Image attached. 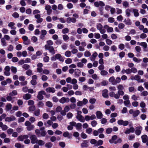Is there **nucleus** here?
<instances>
[{
    "mask_svg": "<svg viewBox=\"0 0 148 148\" xmlns=\"http://www.w3.org/2000/svg\"><path fill=\"white\" fill-rule=\"evenodd\" d=\"M110 49L112 51L115 52L116 50L117 47L116 46L113 45L111 47Z\"/></svg>",
    "mask_w": 148,
    "mask_h": 148,
    "instance_id": "obj_56",
    "label": "nucleus"
},
{
    "mask_svg": "<svg viewBox=\"0 0 148 148\" xmlns=\"http://www.w3.org/2000/svg\"><path fill=\"white\" fill-rule=\"evenodd\" d=\"M103 28L106 29L108 33H111L113 31V29L112 27H110L108 25H105L103 26Z\"/></svg>",
    "mask_w": 148,
    "mask_h": 148,
    "instance_id": "obj_20",
    "label": "nucleus"
},
{
    "mask_svg": "<svg viewBox=\"0 0 148 148\" xmlns=\"http://www.w3.org/2000/svg\"><path fill=\"white\" fill-rule=\"evenodd\" d=\"M30 138L31 140V143L33 144L36 143L37 140H38L37 139V137L35 135H32L30 137Z\"/></svg>",
    "mask_w": 148,
    "mask_h": 148,
    "instance_id": "obj_14",
    "label": "nucleus"
},
{
    "mask_svg": "<svg viewBox=\"0 0 148 148\" xmlns=\"http://www.w3.org/2000/svg\"><path fill=\"white\" fill-rule=\"evenodd\" d=\"M94 4L95 6L97 8L99 7V6L103 7L105 5L103 1H101L95 2Z\"/></svg>",
    "mask_w": 148,
    "mask_h": 148,
    "instance_id": "obj_9",
    "label": "nucleus"
},
{
    "mask_svg": "<svg viewBox=\"0 0 148 148\" xmlns=\"http://www.w3.org/2000/svg\"><path fill=\"white\" fill-rule=\"evenodd\" d=\"M141 138L143 143H145L148 140V137L146 135H143L141 136Z\"/></svg>",
    "mask_w": 148,
    "mask_h": 148,
    "instance_id": "obj_31",
    "label": "nucleus"
},
{
    "mask_svg": "<svg viewBox=\"0 0 148 148\" xmlns=\"http://www.w3.org/2000/svg\"><path fill=\"white\" fill-rule=\"evenodd\" d=\"M63 135L64 137H67L69 138H72V135L69 134L67 131L64 132Z\"/></svg>",
    "mask_w": 148,
    "mask_h": 148,
    "instance_id": "obj_27",
    "label": "nucleus"
},
{
    "mask_svg": "<svg viewBox=\"0 0 148 148\" xmlns=\"http://www.w3.org/2000/svg\"><path fill=\"white\" fill-rule=\"evenodd\" d=\"M117 136L116 135H114L112 137V138L109 140V141L110 143H114L116 144V140Z\"/></svg>",
    "mask_w": 148,
    "mask_h": 148,
    "instance_id": "obj_16",
    "label": "nucleus"
},
{
    "mask_svg": "<svg viewBox=\"0 0 148 148\" xmlns=\"http://www.w3.org/2000/svg\"><path fill=\"white\" fill-rule=\"evenodd\" d=\"M37 144H38L39 145L42 146L45 143V142L42 140H38L36 142Z\"/></svg>",
    "mask_w": 148,
    "mask_h": 148,
    "instance_id": "obj_39",
    "label": "nucleus"
},
{
    "mask_svg": "<svg viewBox=\"0 0 148 148\" xmlns=\"http://www.w3.org/2000/svg\"><path fill=\"white\" fill-rule=\"evenodd\" d=\"M22 67L25 70H27L29 68L30 66L28 64H25L23 65Z\"/></svg>",
    "mask_w": 148,
    "mask_h": 148,
    "instance_id": "obj_57",
    "label": "nucleus"
},
{
    "mask_svg": "<svg viewBox=\"0 0 148 148\" xmlns=\"http://www.w3.org/2000/svg\"><path fill=\"white\" fill-rule=\"evenodd\" d=\"M81 71L80 70L77 69L74 70V75L75 77H79L81 75Z\"/></svg>",
    "mask_w": 148,
    "mask_h": 148,
    "instance_id": "obj_22",
    "label": "nucleus"
},
{
    "mask_svg": "<svg viewBox=\"0 0 148 148\" xmlns=\"http://www.w3.org/2000/svg\"><path fill=\"white\" fill-rule=\"evenodd\" d=\"M52 122L50 120L47 121V123H44V125L46 127H49L52 125Z\"/></svg>",
    "mask_w": 148,
    "mask_h": 148,
    "instance_id": "obj_36",
    "label": "nucleus"
},
{
    "mask_svg": "<svg viewBox=\"0 0 148 148\" xmlns=\"http://www.w3.org/2000/svg\"><path fill=\"white\" fill-rule=\"evenodd\" d=\"M117 93L115 94L114 92H110L109 93V95L110 97L117 99L119 98L120 95L123 96L124 94V92L123 90H118Z\"/></svg>",
    "mask_w": 148,
    "mask_h": 148,
    "instance_id": "obj_1",
    "label": "nucleus"
},
{
    "mask_svg": "<svg viewBox=\"0 0 148 148\" xmlns=\"http://www.w3.org/2000/svg\"><path fill=\"white\" fill-rule=\"evenodd\" d=\"M123 22L127 25H130L132 24L131 20L129 18L125 19Z\"/></svg>",
    "mask_w": 148,
    "mask_h": 148,
    "instance_id": "obj_33",
    "label": "nucleus"
},
{
    "mask_svg": "<svg viewBox=\"0 0 148 148\" xmlns=\"http://www.w3.org/2000/svg\"><path fill=\"white\" fill-rule=\"evenodd\" d=\"M108 90L107 89H105L102 91V96L104 98H107L108 97Z\"/></svg>",
    "mask_w": 148,
    "mask_h": 148,
    "instance_id": "obj_29",
    "label": "nucleus"
},
{
    "mask_svg": "<svg viewBox=\"0 0 148 148\" xmlns=\"http://www.w3.org/2000/svg\"><path fill=\"white\" fill-rule=\"evenodd\" d=\"M45 48L46 50H48L49 53L52 55L56 53V50L54 49L53 47L48 46L47 45H45Z\"/></svg>",
    "mask_w": 148,
    "mask_h": 148,
    "instance_id": "obj_2",
    "label": "nucleus"
},
{
    "mask_svg": "<svg viewBox=\"0 0 148 148\" xmlns=\"http://www.w3.org/2000/svg\"><path fill=\"white\" fill-rule=\"evenodd\" d=\"M12 16L14 18H17L19 17V14L17 12H14L12 14Z\"/></svg>",
    "mask_w": 148,
    "mask_h": 148,
    "instance_id": "obj_55",
    "label": "nucleus"
},
{
    "mask_svg": "<svg viewBox=\"0 0 148 148\" xmlns=\"http://www.w3.org/2000/svg\"><path fill=\"white\" fill-rule=\"evenodd\" d=\"M98 56V54L96 52H95L93 53L92 54V55L90 57V59L91 61H94L95 59Z\"/></svg>",
    "mask_w": 148,
    "mask_h": 148,
    "instance_id": "obj_21",
    "label": "nucleus"
},
{
    "mask_svg": "<svg viewBox=\"0 0 148 148\" xmlns=\"http://www.w3.org/2000/svg\"><path fill=\"white\" fill-rule=\"evenodd\" d=\"M7 50L9 51H11L13 50L14 47L12 45H9L7 47Z\"/></svg>",
    "mask_w": 148,
    "mask_h": 148,
    "instance_id": "obj_46",
    "label": "nucleus"
},
{
    "mask_svg": "<svg viewBox=\"0 0 148 148\" xmlns=\"http://www.w3.org/2000/svg\"><path fill=\"white\" fill-rule=\"evenodd\" d=\"M31 95L28 93L26 94L23 96V98L27 100L30 99Z\"/></svg>",
    "mask_w": 148,
    "mask_h": 148,
    "instance_id": "obj_34",
    "label": "nucleus"
},
{
    "mask_svg": "<svg viewBox=\"0 0 148 148\" xmlns=\"http://www.w3.org/2000/svg\"><path fill=\"white\" fill-rule=\"evenodd\" d=\"M118 90H123L124 89V87L122 84H119L117 86Z\"/></svg>",
    "mask_w": 148,
    "mask_h": 148,
    "instance_id": "obj_49",
    "label": "nucleus"
},
{
    "mask_svg": "<svg viewBox=\"0 0 148 148\" xmlns=\"http://www.w3.org/2000/svg\"><path fill=\"white\" fill-rule=\"evenodd\" d=\"M16 119V118L14 116H11L10 117H7L5 118V121L7 122H10L14 121Z\"/></svg>",
    "mask_w": 148,
    "mask_h": 148,
    "instance_id": "obj_19",
    "label": "nucleus"
},
{
    "mask_svg": "<svg viewBox=\"0 0 148 148\" xmlns=\"http://www.w3.org/2000/svg\"><path fill=\"white\" fill-rule=\"evenodd\" d=\"M125 47V45L123 43L120 44L118 46V48L121 50H123Z\"/></svg>",
    "mask_w": 148,
    "mask_h": 148,
    "instance_id": "obj_59",
    "label": "nucleus"
},
{
    "mask_svg": "<svg viewBox=\"0 0 148 148\" xmlns=\"http://www.w3.org/2000/svg\"><path fill=\"white\" fill-rule=\"evenodd\" d=\"M138 98L139 97L135 95H133L131 97V99L135 101L138 100Z\"/></svg>",
    "mask_w": 148,
    "mask_h": 148,
    "instance_id": "obj_62",
    "label": "nucleus"
},
{
    "mask_svg": "<svg viewBox=\"0 0 148 148\" xmlns=\"http://www.w3.org/2000/svg\"><path fill=\"white\" fill-rule=\"evenodd\" d=\"M96 99L95 98H90L89 100V102L92 104H94L95 103Z\"/></svg>",
    "mask_w": 148,
    "mask_h": 148,
    "instance_id": "obj_51",
    "label": "nucleus"
},
{
    "mask_svg": "<svg viewBox=\"0 0 148 148\" xmlns=\"http://www.w3.org/2000/svg\"><path fill=\"white\" fill-rule=\"evenodd\" d=\"M124 104L126 106H129L130 104V101L129 100H125L124 101Z\"/></svg>",
    "mask_w": 148,
    "mask_h": 148,
    "instance_id": "obj_48",
    "label": "nucleus"
},
{
    "mask_svg": "<svg viewBox=\"0 0 148 148\" xmlns=\"http://www.w3.org/2000/svg\"><path fill=\"white\" fill-rule=\"evenodd\" d=\"M45 92L44 91H40L38 92L37 97L39 100H42L43 99V96L42 95H45Z\"/></svg>",
    "mask_w": 148,
    "mask_h": 148,
    "instance_id": "obj_11",
    "label": "nucleus"
},
{
    "mask_svg": "<svg viewBox=\"0 0 148 148\" xmlns=\"http://www.w3.org/2000/svg\"><path fill=\"white\" fill-rule=\"evenodd\" d=\"M65 56L66 57H69L71 55V53L69 51H67L65 53Z\"/></svg>",
    "mask_w": 148,
    "mask_h": 148,
    "instance_id": "obj_44",
    "label": "nucleus"
},
{
    "mask_svg": "<svg viewBox=\"0 0 148 148\" xmlns=\"http://www.w3.org/2000/svg\"><path fill=\"white\" fill-rule=\"evenodd\" d=\"M66 81L67 83H70L71 84H77V81L75 78L72 79L71 77H68L66 78Z\"/></svg>",
    "mask_w": 148,
    "mask_h": 148,
    "instance_id": "obj_6",
    "label": "nucleus"
},
{
    "mask_svg": "<svg viewBox=\"0 0 148 148\" xmlns=\"http://www.w3.org/2000/svg\"><path fill=\"white\" fill-rule=\"evenodd\" d=\"M28 138V136L27 135H21L18 136L17 138V140L20 141H23L24 140L27 139Z\"/></svg>",
    "mask_w": 148,
    "mask_h": 148,
    "instance_id": "obj_18",
    "label": "nucleus"
},
{
    "mask_svg": "<svg viewBox=\"0 0 148 148\" xmlns=\"http://www.w3.org/2000/svg\"><path fill=\"white\" fill-rule=\"evenodd\" d=\"M96 115L97 118L98 119H101L103 116V115L101 112L100 111H97L96 112Z\"/></svg>",
    "mask_w": 148,
    "mask_h": 148,
    "instance_id": "obj_28",
    "label": "nucleus"
},
{
    "mask_svg": "<svg viewBox=\"0 0 148 148\" xmlns=\"http://www.w3.org/2000/svg\"><path fill=\"white\" fill-rule=\"evenodd\" d=\"M89 142L87 140H84L81 144V146L82 147H88Z\"/></svg>",
    "mask_w": 148,
    "mask_h": 148,
    "instance_id": "obj_24",
    "label": "nucleus"
},
{
    "mask_svg": "<svg viewBox=\"0 0 148 148\" xmlns=\"http://www.w3.org/2000/svg\"><path fill=\"white\" fill-rule=\"evenodd\" d=\"M49 58L48 56H45L43 58V61L45 62H47L49 61Z\"/></svg>",
    "mask_w": 148,
    "mask_h": 148,
    "instance_id": "obj_63",
    "label": "nucleus"
},
{
    "mask_svg": "<svg viewBox=\"0 0 148 148\" xmlns=\"http://www.w3.org/2000/svg\"><path fill=\"white\" fill-rule=\"evenodd\" d=\"M123 6L125 8L129 7V6L128 3L126 1H124L123 2Z\"/></svg>",
    "mask_w": 148,
    "mask_h": 148,
    "instance_id": "obj_53",
    "label": "nucleus"
},
{
    "mask_svg": "<svg viewBox=\"0 0 148 148\" xmlns=\"http://www.w3.org/2000/svg\"><path fill=\"white\" fill-rule=\"evenodd\" d=\"M97 29L99 30L101 34H103L106 32V30L103 28L102 25L101 23H98L96 25Z\"/></svg>",
    "mask_w": 148,
    "mask_h": 148,
    "instance_id": "obj_4",
    "label": "nucleus"
},
{
    "mask_svg": "<svg viewBox=\"0 0 148 148\" xmlns=\"http://www.w3.org/2000/svg\"><path fill=\"white\" fill-rule=\"evenodd\" d=\"M70 99L68 97H62L59 100V102L62 104L68 103Z\"/></svg>",
    "mask_w": 148,
    "mask_h": 148,
    "instance_id": "obj_12",
    "label": "nucleus"
},
{
    "mask_svg": "<svg viewBox=\"0 0 148 148\" xmlns=\"http://www.w3.org/2000/svg\"><path fill=\"white\" fill-rule=\"evenodd\" d=\"M52 144L50 142L47 143L45 145V146L47 148H51L52 146Z\"/></svg>",
    "mask_w": 148,
    "mask_h": 148,
    "instance_id": "obj_64",
    "label": "nucleus"
},
{
    "mask_svg": "<svg viewBox=\"0 0 148 148\" xmlns=\"http://www.w3.org/2000/svg\"><path fill=\"white\" fill-rule=\"evenodd\" d=\"M22 39L23 40V43L25 45H28L29 44V42L28 40V37L26 36H23L22 38Z\"/></svg>",
    "mask_w": 148,
    "mask_h": 148,
    "instance_id": "obj_17",
    "label": "nucleus"
},
{
    "mask_svg": "<svg viewBox=\"0 0 148 148\" xmlns=\"http://www.w3.org/2000/svg\"><path fill=\"white\" fill-rule=\"evenodd\" d=\"M40 110L39 109H38L34 112V114L36 116H38L40 115Z\"/></svg>",
    "mask_w": 148,
    "mask_h": 148,
    "instance_id": "obj_45",
    "label": "nucleus"
},
{
    "mask_svg": "<svg viewBox=\"0 0 148 148\" xmlns=\"http://www.w3.org/2000/svg\"><path fill=\"white\" fill-rule=\"evenodd\" d=\"M103 142L102 140H99L97 142V143L96 145H95V146H98L99 145H101L103 144Z\"/></svg>",
    "mask_w": 148,
    "mask_h": 148,
    "instance_id": "obj_52",
    "label": "nucleus"
},
{
    "mask_svg": "<svg viewBox=\"0 0 148 148\" xmlns=\"http://www.w3.org/2000/svg\"><path fill=\"white\" fill-rule=\"evenodd\" d=\"M4 75L7 76H9L10 75V67L8 66H6L4 69Z\"/></svg>",
    "mask_w": 148,
    "mask_h": 148,
    "instance_id": "obj_7",
    "label": "nucleus"
},
{
    "mask_svg": "<svg viewBox=\"0 0 148 148\" xmlns=\"http://www.w3.org/2000/svg\"><path fill=\"white\" fill-rule=\"evenodd\" d=\"M142 130V127L141 126H138L136 128L135 133L137 135H140Z\"/></svg>",
    "mask_w": 148,
    "mask_h": 148,
    "instance_id": "obj_15",
    "label": "nucleus"
},
{
    "mask_svg": "<svg viewBox=\"0 0 148 148\" xmlns=\"http://www.w3.org/2000/svg\"><path fill=\"white\" fill-rule=\"evenodd\" d=\"M12 106L10 103H8L7 104L5 110L6 111H8L10 110L12 108Z\"/></svg>",
    "mask_w": 148,
    "mask_h": 148,
    "instance_id": "obj_32",
    "label": "nucleus"
},
{
    "mask_svg": "<svg viewBox=\"0 0 148 148\" xmlns=\"http://www.w3.org/2000/svg\"><path fill=\"white\" fill-rule=\"evenodd\" d=\"M140 77L138 75H135L134 77L132 78H131V79L132 80L135 79L138 82L139 81V80H140Z\"/></svg>",
    "mask_w": 148,
    "mask_h": 148,
    "instance_id": "obj_40",
    "label": "nucleus"
},
{
    "mask_svg": "<svg viewBox=\"0 0 148 148\" xmlns=\"http://www.w3.org/2000/svg\"><path fill=\"white\" fill-rule=\"evenodd\" d=\"M25 125L27 126V129L28 131L32 130L34 128V125H31V123L29 121H27L25 123Z\"/></svg>",
    "mask_w": 148,
    "mask_h": 148,
    "instance_id": "obj_3",
    "label": "nucleus"
},
{
    "mask_svg": "<svg viewBox=\"0 0 148 148\" xmlns=\"http://www.w3.org/2000/svg\"><path fill=\"white\" fill-rule=\"evenodd\" d=\"M47 92L54 93L55 92L56 90L54 88L48 87L45 90Z\"/></svg>",
    "mask_w": 148,
    "mask_h": 148,
    "instance_id": "obj_23",
    "label": "nucleus"
},
{
    "mask_svg": "<svg viewBox=\"0 0 148 148\" xmlns=\"http://www.w3.org/2000/svg\"><path fill=\"white\" fill-rule=\"evenodd\" d=\"M34 17L36 19V22L37 23H40L42 22L43 21V18L40 17V15L39 14H37L35 15Z\"/></svg>",
    "mask_w": 148,
    "mask_h": 148,
    "instance_id": "obj_13",
    "label": "nucleus"
},
{
    "mask_svg": "<svg viewBox=\"0 0 148 148\" xmlns=\"http://www.w3.org/2000/svg\"><path fill=\"white\" fill-rule=\"evenodd\" d=\"M1 42L2 46L5 47L7 46V42L5 38H2L1 39Z\"/></svg>",
    "mask_w": 148,
    "mask_h": 148,
    "instance_id": "obj_37",
    "label": "nucleus"
},
{
    "mask_svg": "<svg viewBox=\"0 0 148 148\" xmlns=\"http://www.w3.org/2000/svg\"><path fill=\"white\" fill-rule=\"evenodd\" d=\"M12 96L9 95L8 96L6 97V100L8 101H11V103H13L14 101H12L13 98L12 97Z\"/></svg>",
    "mask_w": 148,
    "mask_h": 148,
    "instance_id": "obj_41",
    "label": "nucleus"
},
{
    "mask_svg": "<svg viewBox=\"0 0 148 148\" xmlns=\"http://www.w3.org/2000/svg\"><path fill=\"white\" fill-rule=\"evenodd\" d=\"M82 125L80 123H78L76 124L75 127L77 130H79L81 129Z\"/></svg>",
    "mask_w": 148,
    "mask_h": 148,
    "instance_id": "obj_60",
    "label": "nucleus"
},
{
    "mask_svg": "<svg viewBox=\"0 0 148 148\" xmlns=\"http://www.w3.org/2000/svg\"><path fill=\"white\" fill-rule=\"evenodd\" d=\"M109 81L111 83L112 85H113V83H114L115 78L113 76L111 77L109 79Z\"/></svg>",
    "mask_w": 148,
    "mask_h": 148,
    "instance_id": "obj_43",
    "label": "nucleus"
},
{
    "mask_svg": "<svg viewBox=\"0 0 148 148\" xmlns=\"http://www.w3.org/2000/svg\"><path fill=\"white\" fill-rule=\"evenodd\" d=\"M125 13L127 17H129L130 15L131 10L130 9L128 8L125 10Z\"/></svg>",
    "mask_w": 148,
    "mask_h": 148,
    "instance_id": "obj_50",
    "label": "nucleus"
},
{
    "mask_svg": "<svg viewBox=\"0 0 148 148\" xmlns=\"http://www.w3.org/2000/svg\"><path fill=\"white\" fill-rule=\"evenodd\" d=\"M77 119L81 122H84L85 121V119L84 117L82 115H77L76 116Z\"/></svg>",
    "mask_w": 148,
    "mask_h": 148,
    "instance_id": "obj_26",
    "label": "nucleus"
},
{
    "mask_svg": "<svg viewBox=\"0 0 148 148\" xmlns=\"http://www.w3.org/2000/svg\"><path fill=\"white\" fill-rule=\"evenodd\" d=\"M11 69L12 72L13 73V74H16L17 72V68L16 67L12 66L10 68V69Z\"/></svg>",
    "mask_w": 148,
    "mask_h": 148,
    "instance_id": "obj_35",
    "label": "nucleus"
},
{
    "mask_svg": "<svg viewBox=\"0 0 148 148\" xmlns=\"http://www.w3.org/2000/svg\"><path fill=\"white\" fill-rule=\"evenodd\" d=\"M15 146L17 148H23L24 146L23 145H21V144L19 143H16Z\"/></svg>",
    "mask_w": 148,
    "mask_h": 148,
    "instance_id": "obj_42",
    "label": "nucleus"
},
{
    "mask_svg": "<svg viewBox=\"0 0 148 148\" xmlns=\"http://www.w3.org/2000/svg\"><path fill=\"white\" fill-rule=\"evenodd\" d=\"M42 118L44 119L47 120L49 118V116L46 113H44L42 115Z\"/></svg>",
    "mask_w": 148,
    "mask_h": 148,
    "instance_id": "obj_58",
    "label": "nucleus"
},
{
    "mask_svg": "<svg viewBox=\"0 0 148 148\" xmlns=\"http://www.w3.org/2000/svg\"><path fill=\"white\" fill-rule=\"evenodd\" d=\"M121 81V78L119 77H116L115 79L114 83H113V85H116L117 84H119Z\"/></svg>",
    "mask_w": 148,
    "mask_h": 148,
    "instance_id": "obj_38",
    "label": "nucleus"
},
{
    "mask_svg": "<svg viewBox=\"0 0 148 148\" xmlns=\"http://www.w3.org/2000/svg\"><path fill=\"white\" fill-rule=\"evenodd\" d=\"M84 56L86 57H90L91 56V53L88 51H86L84 53Z\"/></svg>",
    "mask_w": 148,
    "mask_h": 148,
    "instance_id": "obj_47",
    "label": "nucleus"
},
{
    "mask_svg": "<svg viewBox=\"0 0 148 148\" xmlns=\"http://www.w3.org/2000/svg\"><path fill=\"white\" fill-rule=\"evenodd\" d=\"M37 72L39 73H41L43 70L42 68L43 66L42 64L41 63H39L37 64Z\"/></svg>",
    "mask_w": 148,
    "mask_h": 148,
    "instance_id": "obj_8",
    "label": "nucleus"
},
{
    "mask_svg": "<svg viewBox=\"0 0 148 148\" xmlns=\"http://www.w3.org/2000/svg\"><path fill=\"white\" fill-rule=\"evenodd\" d=\"M108 74V72L104 70L101 71L100 72V74L102 76L106 75H107Z\"/></svg>",
    "mask_w": 148,
    "mask_h": 148,
    "instance_id": "obj_61",
    "label": "nucleus"
},
{
    "mask_svg": "<svg viewBox=\"0 0 148 148\" xmlns=\"http://www.w3.org/2000/svg\"><path fill=\"white\" fill-rule=\"evenodd\" d=\"M132 11L134 13V15L135 17H137L139 16V14L138 12V10L137 9H133Z\"/></svg>",
    "mask_w": 148,
    "mask_h": 148,
    "instance_id": "obj_30",
    "label": "nucleus"
},
{
    "mask_svg": "<svg viewBox=\"0 0 148 148\" xmlns=\"http://www.w3.org/2000/svg\"><path fill=\"white\" fill-rule=\"evenodd\" d=\"M55 56L56 59L59 60L61 62H63L64 61V59L60 54H57Z\"/></svg>",
    "mask_w": 148,
    "mask_h": 148,
    "instance_id": "obj_25",
    "label": "nucleus"
},
{
    "mask_svg": "<svg viewBox=\"0 0 148 148\" xmlns=\"http://www.w3.org/2000/svg\"><path fill=\"white\" fill-rule=\"evenodd\" d=\"M118 124L120 125H123L124 126H126L128 125L129 122L127 121H123V120H119L117 121Z\"/></svg>",
    "mask_w": 148,
    "mask_h": 148,
    "instance_id": "obj_10",
    "label": "nucleus"
},
{
    "mask_svg": "<svg viewBox=\"0 0 148 148\" xmlns=\"http://www.w3.org/2000/svg\"><path fill=\"white\" fill-rule=\"evenodd\" d=\"M129 113L130 114H132L133 117H135L137 116L139 114L140 112L138 110L134 111L133 109H131L129 111Z\"/></svg>",
    "mask_w": 148,
    "mask_h": 148,
    "instance_id": "obj_5",
    "label": "nucleus"
},
{
    "mask_svg": "<svg viewBox=\"0 0 148 148\" xmlns=\"http://www.w3.org/2000/svg\"><path fill=\"white\" fill-rule=\"evenodd\" d=\"M106 42L107 45H112L113 43V42L111 40L107 39L106 40Z\"/></svg>",
    "mask_w": 148,
    "mask_h": 148,
    "instance_id": "obj_54",
    "label": "nucleus"
}]
</instances>
